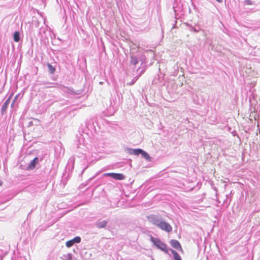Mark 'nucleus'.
Listing matches in <instances>:
<instances>
[{
    "mask_svg": "<svg viewBox=\"0 0 260 260\" xmlns=\"http://www.w3.org/2000/svg\"><path fill=\"white\" fill-rule=\"evenodd\" d=\"M151 241L157 247V248L160 249L166 253L168 252L166 245L162 242L159 239L154 238L151 237Z\"/></svg>",
    "mask_w": 260,
    "mask_h": 260,
    "instance_id": "1",
    "label": "nucleus"
},
{
    "mask_svg": "<svg viewBox=\"0 0 260 260\" xmlns=\"http://www.w3.org/2000/svg\"><path fill=\"white\" fill-rule=\"evenodd\" d=\"M158 227L161 230L168 233L171 232L172 230L171 225L165 221H160L158 224Z\"/></svg>",
    "mask_w": 260,
    "mask_h": 260,
    "instance_id": "2",
    "label": "nucleus"
},
{
    "mask_svg": "<svg viewBox=\"0 0 260 260\" xmlns=\"http://www.w3.org/2000/svg\"><path fill=\"white\" fill-rule=\"evenodd\" d=\"M107 175L111 177L114 179L121 180L125 178V176L122 174L120 173H108Z\"/></svg>",
    "mask_w": 260,
    "mask_h": 260,
    "instance_id": "3",
    "label": "nucleus"
},
{
    "mask_svg": "<svg viewBox=\"0 0 260 260\" xmlns=\"http://www.w3.org/2000/svg\"><path fill=\"white\" fill-rule=\"evenodd\" d=\"M148 218L149 219L150 222H151L153 224L158 226V224L160 221L155 215H150L148 217Z\"/></svg>",
    "mask_w": 260,
    "mask_h": 260,
    "instance_id": "4",
    "label": "nucleus"
},
{
    "mask_svg": "<svg viewBox=\"0 0 260 260\" xmlns=\"http://www.w3.org/2000/svg\"><path fill=\"white\" fill-rule=\"evenodd\" d=\"M170 244L174 248L179 249H181V246L179 242L176 240H171L170 241Z\"/></svg>",
    "mask_w": 260,
    "mask_h": 260,
    "instance_id": "5",
    "label": "nucleus"
},
{
    "mask_svg": "<svg viewBox=\"0 0 260 260\" xmlns=\"http://www.w3.org/2000/svg\"><path fill=\"white\" fill-rule=\"evenodd\" d=\"M107 221L106 220H98L96 222V226L99 228H104L107 226Z\"/></svg>",
    "mask_w": 260,
    "mask_h": 260,
    "instance_id": "6",
    "label": "nucleus"
},
{
    "mask_svg": "<svg viewBox=\"0 0 260 260\" xmlns=\"http://www.w3.org/2000/svg\"><path fill=\"white\" fill-rule=\"evenodd\" d=\"M39 162L38 158L37 157H35L29 164L28 168L30 170H32L35 168L36 165L38 164Z\"/></svg>",
    "mask_w": 260,
    "mask_h": 260,
    "instance_id": "7",
    "label": "nucleus"
},
{
    "mask_svg": "<svg viewBox=\"0 0 260 260\" xmlns=\"http://www.w3.org/2000/svg\"><path fill=\"white\" fill-rule=\"evenodd\" d=\"M132 152H131V154H133L136 155H138L139 154H141L142 152H143V150L141 149H132Z\"/></svg>",
    "mask_w": 260,
    "mask_h": 260,
    "instance_id": "8",
    "label": "nucleus"
},
{
    "mask_svg": "<svg viewBox=\"0 0 260 260\" xmlns=\"http://www.w3.org/2000/svg\"><path fill=\"white\" fill-rule=\"evenodd\" d=\"M10 99H11V97H9V98H8V99L5 101V103H4V105H3V107H2V111H3V112H4V111H5L6 110V109H7V107H8V105H9V103H10Z\"/></svg>",
    "mask_w": 260,
    "mask_h": 260,
    "instance_id": "9",
    "label": "nucleus"
},
{
    "mask_svg": "<svg viewBox=\"0 0 260 260\" xmlns=\"http://www.w3.org/2000/svg\"><path fill=\"white\" fill-rule=\"evenodd\" d=\"M47 67L48 68L49 72L51 74H53L55 71V69L54 67H53L51 64L48 63Z\"/></svg>",
    "mask_w": 260,
    "mask_h": 260,
    "instance_id": "10",
    "label": "nucleus"
},
{
    "mask_svg": "<svg viewBox=\"0 0 260 260\" xmlns=\"http://www.w3.org/2000/svg\"><path fill=\"white\" fill-rule=\"evenodd\" d=\"M141 155L146 159L150 160L151 157L146 152L143 150V152H142Z\"/></svg>",
    "mask_w": 260,
    "mask_h": 260,
    "instance_id": "11",
    "label": "nucleus"
},
{
    "mask_svg": "<svg viewBox=\"0 0 260 260\" xmlns=\"http://www.w3.org/2000/svg\"><path fill=\"white\" fill-rule=\"evenodd\" d=\"M14 40L17 42L20 40L19 32L18 31H15L14 34Z\"/></svg>",
    "mask_w": 260,
    "mask_h": 260,
    "instance_id": "12",
    "label": "nucleus"
},
{
    "mask_svg": "<svg viewBox=\"0 0 260 260\" xmlns=\"http://www.w3.org/2000/svg\"><path fill=\"white\" fill-rule=\"evenodd\" d=\"M172 253L175 260H181V257L176 251L173 250Z\"/></svg>",
    "mask_w": 260,
    "mask_h": 260,
    "instance_id": "13",
    "label": "nucleus"
},
{
    "mask_svg": "<svg viewBox=\"0 0 260 260\" xmlns=\"http://www.w3.org/2000/svg\"><path fill=\"white\" fill-rule=\"evenodd\" d=\"M74 243L72 239V240L68 241L66 242V246L68 247H70L74 245Z\"/></svg>",
    "mask_w": 260,
    "mask_h": 260,
    "instance_id": "14",
    "label": "nucleus"
},
{
    "mask_svg": "<svg viewBox=\"0 0 260 260\" xmlns=\"http://www.w3.org/2000/svg\"><path fill=\"white\" fill-rule=\"evenodd\" d=\"M131 63L133 64H136L138 63L137 57L132 56L131 57Z\"/></svg>",
    "mask_w": 260,
    "mask_h": 260,
    "instance_id": "15",
    "label": "nucleus"
},
{
    "mask_svg": "<svg viewBox=\"0 0 260 260\" xmlns=\"http://www.w3.org/2000/svg\"><path fill=\"white\" fill-rule=\"evenodd\" d=\"M74 243H79L81 241V238L79 237H76L73 239Z\"/></svg>",
    "mask_w": 260,
    "mask_h": 260,
    "instance_id": "16",
    "label": "nucleus"
},
{
    "mask_svg": "<svg viewBox=\"0 0 260 260\" xmlns=\"http://www.w3.org/2000/svg\"><path fill=\"white\" fill-rule=\"evenodd\" d=\"M218 2H221L222 0H216Z\"/></svg>",
    "mask_w": 260,
    "mask_h": 260,
    "instance_id": "17",
    "label": "nucleus"
},
{
    "mask_svg": "<svg viewBox=\"0 0 260 260\" xmlns=\"http://www.w3.org/2000/svg\"><path fill=\"white\" fill-rule=\"evenodd\" d=\"M3 182L2 181H0V186L2 185Z\"/></svg>",
    "mask_w": 260,
    "mask_h": 260,
    "instance_id": "18",
    "label": "nucleus"
}]
</instances>
